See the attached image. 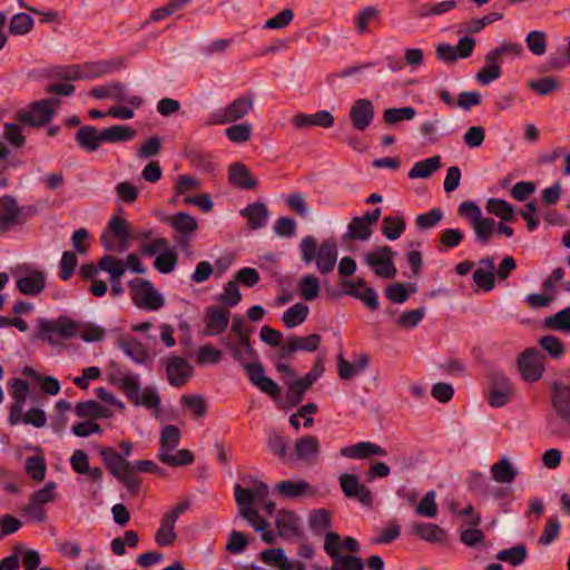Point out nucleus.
I'll return each mask as SVG.
<instances>
[{
	"instance_id": "18",
	"label": "nucleus",
	"mask_w": 570,
	"mask_h": 570,
	"mask_svg": "<svg viewBox=\"0 0 570 570\" xmlns=\"http://www.w3.org/2000/svg\"><path fill=\"white\" fill-rule=\"evenodd\" d=\"M164 363L168 382L174 387L186 385L194 373L191 364L184 357L170 356Z\"/></svg>"
},
{
	"instance_id": "29",
	"label": "nucleus",
	"mask_w": 570,
	"mask_h": 570,
	"mask_svg": "<svg viewBox=\"0 0 570 570\" xmlns=\"http://www.w3.org/2000/svg\"><path fill=\"white\" fill-rule=\"evenodd\" d=\"M412 533L421 540L432 543H443L448 539V533L443 528L429 522L414 524Z\"/></svg>"
},
{
	"instance_id": "42",
	"label": "nucleus",
	"mask_w": 570,
	"mask_h": 570,
	"mask_svg": "<svg viewBox=\"0 0 570 570\" xmlns=\"http://www.w3.org/2000/svg\"><path fill=\"white\" fill-rule=\"evenodd\" d=\"M311 489V484L304 480L294 482L292 480H285L276 485L277 492L287 499H295L306 494L307 490Z\"/></svg>"
},
{
	"instance_id": "20",
	"label": "nucleus",
	"mask_w": 570,
	"mask_h": 570,
	"mask_svg": "<svg viewBox=\"0 0 570 570\" xmlns=\"http://www.w3.org/2000/svg\"><path fill=\"white\" fill-rule=\"evenodd\" d=\"M55 111L47 107H37V101L30 105L29 109H20L17 111L16 119L31 127H40L50 122Z\"/></svg>"
},
{
	"instance_id": "43",
	"label": "nucleus",
	"mask_w": 570,
	"mask_h": 570,
	"mask_svg": "<svg viewBox=\"0 0 570 570\" xmlns=\"http://www.w3.org/2000/svg\"><path fill=\"white\" fill-rule=\"evenodd\" d=\"M298 292L304 301L311 302L318 297L321 285L318 278L314 274L302 276L298 282Z\"/></svg>"
},
{
	"instance_id": "31",
	"label": "nucleus",
	"mask_w": 570,
	"mask_h": 570,
	"mask_svg": "<svg viewBox=\"0 0 570 570\" xmlns=\"http://www.w3.org/2000/svg\"><path fill=\"white\" fill-rule=\"evenodd\" d=\"M442 166L440 156H432L421 161H416L407 176L410 179L429 178Z\"/></svg>"
},
{
	"instance_id": "52",
	"label": "nucleus",
	"mask_w": 570,
	"mask_h": 570,
	"mask_svg": "<svg viewBox=\"0 0 570 570\" xmlns=\"http://www.w3.org/2000/svg\"><path fill=\"white\" fill-rule=\"evenodd\" d=\"M525 45L530 52L535 56H542L547 51V33L541 30H532L525 36Z\"/></svg>"
},
{
	"instance_id": "6",
	"label": "nucleus",
	"mask_w": 570,
	"mask_h": 570,
	"mask_svg": "<svg viewBox=\"0 0 570 570\" xmlns=\"http://www.w3.org/2000/svg\"><path fill=\"white\" fill-rule=\"evenodd\" d=\"M458 214L470 220L475 234V242L488 245L494 234L495 220L482 217L481 208L473 202L466 200L459 205Z\"/></svg>"
},
{
	"instance_id": "28",
	"label": "nucleus",
	"mask_w": 570,
	"mask_h": 570,
	"mask_svg": "<svg viewBox=\"0 0 570 570\" xmlns=\"http://www.w3.org/2000/svg\"><path fill=\"white\" fill-rule=\"evenodd\" d=\"M75 413L77 416L81 419L89 420H99V419H108L112 415L110 409L101 405L99 402L95 400L79 402L75 406Z\"/></svg>"
},
{
	"instance_id": "56",
	"label": "nucleus",
	"mask_w": 570,
	"mask_h": 570,
	"mask_svg": "<svg viewBox=\"0 0 570 570\" xmlns=\"http://www.w3.org/2000/svg\"><path fill=\"white\" fill-rule=\"evenodd\" d=\"M528 87L540 96H549L560 89V82L553 77H541L528 82Z\"/></svg>"
},
{
	"instance_id": "8",
	"label": "nucleus",
	"mask_w": 570,
	"mask_h": 570,
	"mask_svg": "<svg viewBox=\"0 0 570 570\" xmlns=\"http://www.w3.org/2000/svg\"><path fill=\"white\" fill-rule=\"evenodd\" d=\"M324 551L332 559L333 564L328 570H365L364 561L354 554H343L340 551V534L327 532L324 539Z\"/></svg>"
},
{
	"instance_id": "58",
	"label": "nucleus",
	"mask_w": 570,
	"mask_h": 570,
	"mask_svg": "<svg viewBox=\"0 0 570 570\" xmlns=\"http://www.w3.org/2000/svg\"><path fill=\"white\" fill-rule=\"evenodd\" d=\"M47 464L41 455H33L26 459V472L36 481H42L46 478Z\"/></svg>"
},
{
	"instance_id": "15",
	"label": "nucleus",
	"mask_w": 570,
	"mask_h": 570,
	"mask_svg": "<svg viewBox=\"0 0 570 570\" xmlns=\"http://www.w3.org/2000/svg\"><path fill=\"white\" fill-rule=\"evenodd\" d=\"M244 370L250 384L258 387L263 393L273 400L281 395V386L273 379L265 375V368L259 362L244 364Z\"/></svg>"
},
{
	"instance_id": "59",
	"label": "nucleus",
	"mask_w": 570,
	"mask_h": 570,
	"mask_svg": "<svg viewBox=\"0 0 570 570\" xmlns=\"http://www.w3.org/2000/svg\"><path fill=\"white\" fill-rule=\"evenodd\" d=\"M276 528L278 529L279 535H285L287 532H296L297 517L295 512L289 510L278 511L276 517Z\"/></svg>"
},
{
	"instance_id": "27",
	"label": "nucleus",
	"mask_w": 570,
	"mask_h": 570,
	"mask_svg": "<svg viewBox=\"0 0 570 570\" xmlns=\"http://www.w3.org/2000/svg\"><path fill=\"white\" fill-rule=\"evenodd\" d=\"M239 214L247 218V225L250 229H259L267 224L268 210L264 203L255 202L248 204Z\"/></svg>"
},
{
	"instance_id": "37",
	"label": "nucleus",
	"mask_w": 570,
	"mask_h": 570,
	"mask_svg": "<svg viewBox=\"0 0 570 570\" xmlns=\"http://www.w3.org/2000/svg\"><path fill=\"white\" fill-rule=\"evenodd\" d=\"M259 559L266 564L276 566L278 570H292L293 563L288 560L283 548L265 549Z\"/></svg>"
},
{
	"instance_id": "5",
	"label": "nucleus",
	"mask_w": 570,
	"mask_h": 570,
	"mask_svg": "<svg viewBox=\"0 0 570 570\" xmlns=\"http://www.w3.org/2000/svg\"><path fill=\"white\" fill-rule=\"evenodd\" d=\"M111 383L117 384L135 406L141 405L147 409H159L160 396L157 390L154 387H145L140 393V383L137 376L132 374H124L119 377H112Z\"/></svg>"
},
{
	"instance_id": "7",
	"label": "nucleus",
	"mask_w": 570,
	"mask_h": 570,
	"mask_svg": "<svg viewBox=\"0 0 570 570\" xmlns=\"http://www.w3.org/2000/svg\"><path fill=\"white\" fill-rule=\"evenodd\" d=\"M101 244L108 252H125L132 238L129 223L120 217L114 216L101 234Z\"/></svg>"
},
{
	"instance_id": "62",
	"label": "nucleus",
	"mask_w": 570,
	"mask_h": 570,
	"mask_svg": "<svg viewBox=\"0 0 570 570\" xmlns=\"http://www.w3.org/2000/svg\"><path fill=\"white\" fill-rule=\"evenodd\" d=\"M443 218V212L440 208H432L428 213L420 214L415 218V226L419 230H425L435 227Z\"/></svg>"
},
{
	"instance_id": "16",
	"label": "nucleus",
	"mask_w": 570,
	"mask_h": 570,
	"mask_svg": "<svg viewBox=\"0 0 570 570\" xmlns=\"http://www.w3.org/2000/svg\"><path fill=\"white\" fill-rule=\"evenodd\" d=\"M29 383L22 379H13L10 386V394L13 400L9 409L8 422L10 425H17L21 422L23 406L29 395Z\"/></svg>"
},
{
	"instance_id": "35",
	"label": "nucleus",
	"mask_w": 570,
	"mask_h": 570,
	"mask_svg": "<svg viewBox=\"0 0 570 570\" xmlns=\"http://www.w3.org/2000/svg\"><path fill=\"white\" fill-rule=\"evenodd\" d=\"M487 212L501 218L504 222L512 223L515 220V208L512 204L500 198H490L487 202Z\"/></svg>"
},
{
	"instance_id": "40",
	"label": "nucleus",
	"mask_w": 570,
	"mask_h": 570,
	"mask_svg": "<svg viewBox=\"0 0 570 570\" xmlns=\"http://www.w3.org/2000/svg\"><path fill=\"white\" fill-rule=\"evenodd\" d=\"M101 130L104 142H125L134 139L136 136L135 129L124 125H114Z\"/></svg>"
},
{
	"instance_id": "26",
	"label": "nucleus",
	"mask_w": 570,
	"mask_h": 570,
	"mask_svg": "<svg viewBox=\"0 0 570 570\" xmlns=\"http://www.w3.org/2000/svg\"><path fill=\"white\" fill-rule=\"evenodd\" d=\"M17 289L28 296L39 295L46 287V274L35 269L16 282Z\"/></svg>"
},
{
	"instance_id": "4",
	"label": "nucleus",
	"mask_w": 570,
	"mask_h": 570,
	"mask_svg": "<svg viewBox=\"0 0 570 570\" xmlns=\"http://www.w3.org/2000/svg\"><path fill=\"white\" fill-rule=\"evenodd\" d=\"M100 458L109 471L132 495L139 492L141 480L131 473V462L125 460L124 455L114 448H100Z\"/></svg>"
},
{
	"instance_id": "46",
	"label": "nucleus",
	"mask_w": 570,
	"mask_h": 570,
	"mask_svg": "<svg viewBox=\"0 0 570 570\" xmlns=\"http://www.w3.org/2000/svg\"><path fill=\"white\" fill-rule=\"evenodd\" d=\"M538 344L553 360L561 358L566 353L564 343L554 335H544L539 338Z\"/></svg>"
},
{
	"instance_id": "2",
	"label": "nucleus",
	"mask_w": 570,
	"mask_h": 570,
	"mask_svg": "<svg viewBox=\"0 0 570 570\" xmlns=\"http://www.w3.org/2000/svg\"><path fill=\"white\" fill-rule=\"evenodd\" d=\"M553 413L546 415V429L554 436L570 438V387L554 382L551 385Z\"/></svg>"
},
{
	"instance_id": "38",
	"label": "nucleus",
	"mask_w": 570,
	"mask_h": 570,
	"mask_svg": "<svg viewBox=\"0 0 570 570\" xmlns=\"http://www.w3.org/2000/svg\"><path fill=\"white\" fill-rule=\"evenodd\" d=\"M308 313L309 308L307 305L296 303L283 313L282 321L287 328H294L306 321Z\"/></svg>"
},
{
	"instance_id": "44",
	"label": "nucleus",
	"mask_w": 570,
	"mask_h": 570,
	"mask_svg": "<svg viewBox=\"0 0 570 570\" xmlns=\"http://www.w3.org/2000/svg\"><path fill=\"white\" fill-rule=\"evenodd\" d=\"M35 24L33 18L24 12L12 16L8 26V32L12 36H23L29 33Z\"/></svg>"
},
{
	"instance_id": "21",
	"label": "nucleus",
	"mask_w": 570,
	"mask_h": 570,
	"mask_svg": "<svg viewBox=\"0 0 570 570\" xmlns=\"http://www.w3.org/2000/svg\"><path fill=\"white\" fill-rule=\"evenodd\" d=\"M75 140L81 150L95 153L104 142L102 130L91 125L82 126L76 131Z\"/></svg>"
},
{
	"instance_id": "13",
	"label": "nucleus",
	"mask_w": 570,
	"mask_h": 570,
	"mask_svg": "<svg viewBox=\"0 0 570 570\" xmlns=\"http://www.w3.org/2000/svg\"><path fill=\"white\" fill-rule=\"evenodd\" d=\"M254 108V95L246 94L219 110H216V124H229L243 119Z\"/></svg>"
},
{
	"instance_id": "9",
	"label": "nucleus",
	"mask_w": 570,
	"mask_h": 570,
	"mask_svg": "<svg viewBox=\"0 0 570 570\" xmlns=\"http://www.w3.org/2000/svg\"><path fill=\"white\" fill-rule=\"evenodd\" d=\"M132 292L134 304L142 309L158 311L165 305V299L154 285L145 278H134L128 282Z\"/></svg>"
},
{
	"instance_id": "34",
	"label": "nucleus",
	"mask_w": 570,
	"mask_h": 570,
	"mask_svg": "<svg viewBox=\"0 0 570 570\" xmlns=\"http://www.w3.org/2000/svg\"><path fill=\"white\" fill-rule=\"evenodd\" d=\"M406 222L401 215H389L382 220V234L389 240H396L405 232Z\"/></svg>"
},
{
	"instance_id": "60",
	"label": "nucleus",
	"mask_w": 570,
	"mask_h": 570,
	"mask_svg": "<svg viewBox=\"0 0 570 570\" xmlns=\"http://www.w3.org/2000/svg\"><path fill=\"white\" fill-rule=\"evenodd\" d=\"M560 530H561V524H560L558 517L557 515L549 517L546 520L543 532L540 535L538 543L542 544V546L551 544L559 537Z\"/></svg>"
},
{
	"instance_id": "51",
	"label": "nucleus",
	"mask_w": 570,
	"mask_h": 570,
	"mask_svg": "<svg viewBox=\"0 0 570 570\" xmlns=\"http://www.w3.org/2000/svg\"><path fill=\"white\" fill-rule=\"evenodd\" d=\"M157 458L160 462L170 466L188 465L191 464L195 459L193 452L185 449L178 450L175 454H171L170 452H159Z\"/></svg>"
},
{
	"instance_id": "23",
	"label": "nucleus",
	"mask_w": 570,
	"mask_h": 570,
	"mask_svg": "<svg viewBox=\"0 0 570 570\" xmlns=\"http://www.w3.org/2000/svg\"><path fill=\"white\" fill-rule=\"evenodd\" d=\"M229 183L239 189L252 190L258 185V180L250 170L242 163H233L228 168Z\"/></svg>"
},
{
	"instance_id": "17",
	"label": "nucleus",
	"mask_w": 570,
	"mask_h": 570,
	"mask_svg": "<svg viewBox=\"0 0 570 570\" xmlns=\"http://www.w3.org/2000/svg\"><path fill=\"white\" fill-rule=\"evenodd\" d=\"M340 485L346 498L356 499L365 507H371L373 504L372 491L365 484L360 482L357 475L343 473L340 476Z\"/></svg>"
},
{
	"instance_id": "64",
	"label": "nucleus",
	"mask_w": 570,
	"mask_h": 570,
	"mask_svg": "<svg viewBox=\"0 0 570 570\" xmlns=\"http://www.w3.org/2000/svg\"><path fill=\"white\" fill-rule=\"evenodd\" d=\"M234 493L240 515L246 513V511L254 509L253 505L255 504V500L249 488H243L239 484H236Z\"/></svg>"
},
{
	"instance_id": "36",
	"label": "nucleus",
	"mask_w": 570,
	"mask_h": 570,
	"mask_svg": "<svg viewBox=\"0 0 570 570\" xmlns=\"http://www.w3.org/2000/svg\"><path fill=\"white\" fill-rule=\"evenodd\" d=\"M332 525V513L327 509L321 508L309 512L308 527L314 534H321L323 531L330 530Z\"/></svg>"
},
{
	"instance_id": "1",
	"label": "nucleus",
	"mask_w": 570,
	"mask_h": 570,
	"mask_svg": "<svg viewBox=\"0 0 570 570\" xmlns=\"http://www.w3.org/2000/svg\"><path fill=\"white\" fill-rule=\"evenodd\" d=\"M78 334L85 342H99L105 337L106 331L96 324H80L67 316H59L57 320L39 318L32 340L46 341L51 346H57Z\"/></svg>"
},
{
	"instance_id": "53",
	"label": "nucleus",
	"mask_w": 570,
	"mask_h": 570,
	"mask_svg": "<svg viewBox=\"0 0 570 570\" xmlns=\"http://www.w3.org/2000/svg\"><path fill=\"white\" fill-rule=\"evenodd\" d=\"M548 328L570 334V307L562 308L544 320Z\"/></svg>"
},
{
	"instance_id": "19",
	"label": "nucleus",
	"mask_w": 570,
	"mask_h": 570,
	"mask_svg": "<svg viewBox=\"0 0 570 570\" xmlns=\"http://www.w3.org/2000/svg\"><path fill=\"white\" fill-rule=\"evenodd\" d=\"M374 116L373 102L366 98L355 100L348 112L353 127L360 131H364L373 122Z\"/></svg>"
},
{
	"instance_id": "49",
	"label": "nucleus",
	"mask_w": 570,
	"mask_h": 570,
	"mask_svg": "<svg viewBox=\"0 0 570 570\" xmlns=\"http://www.w3.org/2000/svg\"><path fill=\"white\" fill-rule=\"evenodd\" d=\"M253 135V127L248 122L230 125L225 129V136L234 144L247 142Z\"/></svg>"
},
{
	"instance_id": "10",
	"label": "nucleus",
	"mask_w": 570,
	"mask_h": 570,
	"mask_svg": "<svg viewBox=\"0 0 570 570\" xmlns=\"http://www.w3.org/2000/svg\"><path fill=\"white\" fill-rule=\"evenodd\" d=\"M342 288L341 295L352 296L361 301L370 311H376L380 307L379 295L374 287L367 286L362 277L348 279L344 277L338 282Z\"/></svg>"
},
{
	"instance_id": "47",
	"label": "nucleus",
	"mask_w": 570,
	"mask_h": 570,
	"mask_svg": "<svg viewBox=\"0 0 570 570\" xmlns=\"http://www.w3.org/2000/svg\"><path fill=\"white\" fill-rule=\"evenodd\" d=\"M416 116V109L412 106L387 108L383 112V119L387 125H396L404 120H412Z\"/></svg>"
},
{
	"instance_id": "32",
	"label": "nucleus",
	"mask_w": 570,
	"mask_h": 570,
	"mask_svg": "<svg viewBox=\"0 0 570 570\" xmlns=\"http://www.w3.org/2000/svg\"><path fill=\"white\" fill-rule=\"evenodd\" d=\"M320 452L318 439L314 435L299 438L295 443V454L297 460L309 461Z\"/></svg>"
},
{
	"instance_id": "57",
	"label": "nucleus",
	"mask_w": 570,
	"mask_h": 570,
	"mask_svg": "<svg viewBox=\"0 0 570 570\" xmlns=\"http://www.w3.org/2000/svg\"><path fill=\"white\" fill-rule=\"evenodd\" d=\"M170 226L175 232L186 235L197 228V223L194 217L185 212H179L170 218Z\"/></svg>"
},
{
	"instance_id": "50",
	"label": "nucleus",
	"mask_w": 570,
	"mask_h": 570,
	"mask_svg": "<svg viewBox=\"0 0 570 570\" xmlns=\"http://www.w3.org/2000/svg\"><path fill=\"white\" fill-rule=\"evenodd\" d=\"M175 523L176 522L171 520V517H163L160 528L157 530L155 534V540L160 547L170 546L176 540L177 534L174 530Z\"/></svg>"
},
{
	"instance_id": "45",
	"label": "nucleus",
	"mask_w": 570,
	"mask_h": 570,
	"mask_svg": "<svg viewBox=\"0 0 570 570\" xmlns=\"http://www.w3.org/2000/svg\"><path fill=\"white\" fill-rule=\"evenodd\" d=\"M98 267L109 274V279L121 278L126 272V264L112 255H104L98 261Z\"/></svg>"
},
{
	"instance_id": "22",
	"label": "nucleus",
	"mask_w": 570,
	"mask_h": 570,
	"mask_svg": "<svg viewBox=\"0 0 570 570\" xmlns=\"http://www.w3.org/2000/svg\"><path fill=\"white\" fill-rule=\"evenodd\" d=\"M334 121V116L327 110H320L315 114L298 112L292 118V125L298 129L311 126L331 128Z\"/></svg>"
},
{
	"instance_id": "63",
	"label": "nucleus",
	"mask_w": 570,
	"mask_h": 570,
	"mask_svg": "<svg viewBox=\"0 0 570 570\" xmlns=\"http://www.w3.org/2000/svg\"><path fill=\"white\" fill-rule=\"evenodd\" d=\"M425 315V307L405 311L397 318L396 323L402 328H414L423 320Z\"/></svg>"
},
{
	"instance_id": "48",
	"label": "nucleus",
	"mask_w": 570,
	"mask_h": 570,
	"mask_svg": "<svg viewBox=\"0 0 570 570\" xmlns=\"http://www.w3.org/2000/svg\"><path fill=\"white\" fill-rule=\"evenodd\" d=\"M180 431L176 425H165L160 431V452H171L180 440Z\"/></svg>"
},
{
	"instance_id": "14",
	"label": "nucleus",
	"mask_w": 570,
	"mask_h": 570,
	"mask_svg": "<svg viewBox=\"0 0 570 570\" xmlns=\"http://www.w3.org/2000/svg\"><path fill=\"white\" fill-rule=\"evenodd\" d=\"M513 396V386L502 373H493L490 377L488 402L491 407L507 405Z\"/></svg>"
},
{
	"instance_id": "24",
	"label": "nucleus",
	"mask_w": 570,
	"mask_h": 570,
	"mask_svg": "<svg viewBox=\"0 0 570 570\" xmlns=\"http://www.w3.org/2000/svg\"><path fill=\"white\" fill-rule=\"evenodd\" d=\"M341 454L346 458L361 460L367 459L372 455L386 456L387 451L376 443L362 441L356 444L342 448Z\"/></svg>"
},
{
	"instance_id": "30",
	"label": "nucleus",
	"mask_w": 570,
	"mask_h": 570,
	"mask_svg": "<svg viewBox=\"0 0 570 570\" xmlns=\"http://www.w3.org/2000/svg\"><path fill=\"white\" fill-rule=\"evenodd\" d=\"M492 479L501 484H511L517 478V470L511 461L503 456L491 466Z\"/></svg>"
},
{
	"instance_id": "54",
	"label": "nucleus",
	"mask_w": 570,
	"mask_h": 570,
	"mask_svg": "<svg viewBox=\"0 0 570 570\" xmlns=\"http://www.w3.org/2000/svg\"><path fill=\"white\" fill-rule=\"evenodd\" d=\"M216 301L229 307H234L242 301V293L236 281L230 279L224 285V292L216 296Z\"/></svg>"
},
{
	"instance_id": "33",
	"label": "nucleus",
	"mask_w": 570,
	"mask_h": 570,
	"mask_svg": "<svg viewBox=\"0 0 570 570\" xmlns=\"http://www.w3.org/2000/svg\"><path fill=\"white\" fill-rule=\"evenodd\" d=\"M119 347L137 364H142L148 358L146 347L135 337H125L120 340Z\"/></svg>"
},
{
	"instance_id": "3",
	"label": "nucleus",
	"mask_w": 570,
	"mask_h": 570,
	"mask_svg": "<svg viewBox=\"0 0 570 570\" xmlns=\"http://www.w3.org/2000/svg\"><path fill=\"white\" fill-rule=\"evenodd\" d=\"M298 248L301 261L305 265L315 262L318 272L323 275H327L334 269L338 256L337 244L334 239H325L318 245L314 236L307 235L301 239Z\"/></svg>"
},
{
	"instance_id": "12",
	"label": "nucleus",
	"mask_w": 570,
	"mask_h": 570,
	"mask_svg": "<svg viewBox=\"0 0 570 570\" xmlns=\"http://www.w3.org/2000/svg\"><path fill=\"white\" fill-rule=\"evenodd\" d=\"M544 355L535 347L525 348L517 358V366L525 382H538L544 372Z\"/></svg>"
},
{
	"instance_id": "55",
	"label": "nucleus",
	"mask_w": 570,
	"mask_h": 570,
	"mask_svg": "<svg viewBox=\"0 0 570 570\" xmlns=\"http://www.w3.org/2000/svg\"><path fill=\"white\" fill-rule=\"evenodd\" d=\"M373 230L361 216L352 218L347 226V237L351 239L366 240L371 237Z\"/></svg>"
},
{
	"instance_id": "11",
	"label": "nucleus",
	"mask_w": 570,
	"mask_h": 570,
	"mask_svg": "<svg viewBox=\"0 0 570 570\" xmlns=\"http://www.w3.org/2000/svg\"><path fill=\"white\" fill-rule=\"evenodd\" d=\"M396 253L390 246H380L375 250L368 252L364 262L370 266L376 276L393 279L397 269L394 264V257Z\"/></svg>"
},
{
	"instance_id": "25",
	"label": "nucleus",
	"mask_w": 570,
	"mask_h": 570,
	"mask_svg": "<svg viewBox=\"0 0 570 570\" xmlns=\"http://www.w3.org/2000/svg\"><path fill=\"white\" fill-rule=\"evenodd\" d=\"M20 217L14 197L6 195L0 197V233L10 230Z\"/></svg>"
},
{
	"instance_id": "39",
	"label": "nucleus",
	"mask_w": 570,
	"mask_h": 570,
	"mask_svg": "<svg viewBox=\"0 0 570 570\" xmlns=\"http://www.w3.org/2000/svg\"><path fill=\"white\" fill-rule=\"evenodd\" d=\"M528 557V549L525 544L519 543L508 549L500 550L495 559L499 561L508 562L513 567H518L524 563Z\"/></svg>"
},
{
	"instance_id": "41",
	"label": "nucleus",
	"mask_w": 570,
	"mask_h": 570,
	"mask_svg": "<svg viewBox=\"0 0 570 570\" xmlns=\"http://www.w3.org/2000/svg\"><path fill=\"white\" fill-rule=\"evenodd\" d=\"M458 7L456 0H445L438 3L425 2L422 3L416 10V17L429 18L434 16L444 14Z\"/></svg>"
},
{
	"instance_id": "61",
	"label": "nucleus",
	"mask_w": 570,
	"mask_h": 570,
	"mask_svg": "<svg viewBox=\"0 0 570 570\" xmlns=\"http://www.w3.org/2000/svg\"><path fill=\"white\" fill-rule=\"evenodd\" d=\"M177 262V253L174 249H166L156 257L154 267L161 274H168L174 271Z\"/></svg>"
}]
</instances>
